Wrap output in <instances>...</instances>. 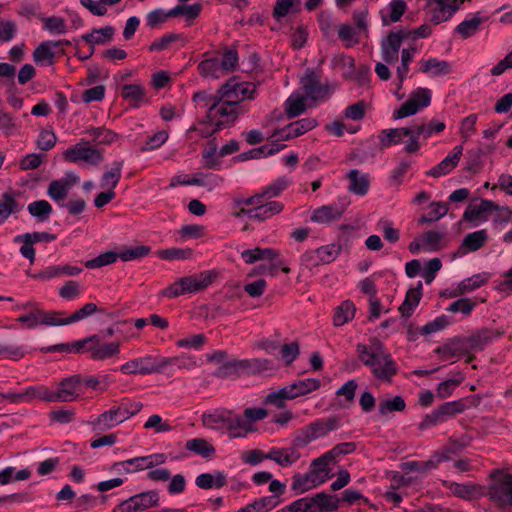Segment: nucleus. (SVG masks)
I'll return each mask as SVG.
<instances>
[{"mask_svg":"<svg viewBox=\"0 0 512 512\" xmlns=\"http://www.w3.org/2000/svg\"><path fill=\"white\" fill-rule=\"evenodd\" d=\"M426 7L430 21L435 25L450 20L458 11L456 0H427Z\"/></svg>","mask_w":512,"mask_h":512,"instance_id":"obj_21","label":"nucleus"},{"mask_svg":"<svg viewBox=\"0 0 512 512\" xmlns=\"http://www.w3.org/2000/svg\"><path fill=\"white\" fill-rule=\"evenodd\" d=\"M21 209L22 207L13 194L4 193L0 198V226L5 223L11 214L17 213Z\"/></svg>","mask_w":512,"mask_h":512,"instance_id":"obj_48","label":"nucleus"},{"mask_svg":"<svg viewBox=\"0 0 512 512\" xmlns=\"http://www.w3.org/2000/svg\"><path fill=\"white\" fill-rule=\"evenodd\" d=\"M284 209V205L280 201H269L259 205V207H252V220L259 222L265 221L279 213Z\"/></svg>","mask_w":512,"mask_h":512,"instance_id":"obj_35","label":"nucleus"},{"mask_svg":"<svg viewBox=\"0 0 512 512\" xmlns=\"http://www.w3.org/2000/svg\"><path fill=\"white\" fill-rule=\"evenodd\" d=\"M300 4V0H276L272 13L274 19L280 21L289 13L298 12Z\"/></svg>","mask_w":512,"mask_h":512,"instance_id":"obj_52","label":"nucleus"},{"mask_svg":"<svg viewBox=\"0 0 512 512\" xmlns=\"http://www.w3.org/2000/svg\"><path fill=\"white\" fill-rule=\"evenodd\" d=\"M418 65L419 71L431 78L446 76L452 72V66L448 61L435 57L421 59Z\"/></svg>","mask_w":512,"mask_h":512,"instance_id":"obj_25","label":"nucleus"},{"mask_svg":"<svg viewBox=\"0 0 512 512\" xmlns=\"http://www.w3.org/2000/svg\"><path fill=\"white\" fill-rule=\"evenodd\" d=\"M408 133L410 132L406 127L383 130L380 139L381 144L384 147H389L391 145L401 143Z\"/></svg>","mask_w":512,"mask_h":512,"instance_id":"obj_60","label":"nucleus"},{"mask_svg":"<svg viewBox=\"0 0 512 512\" xmlns=\"http://www.w3.org/2000/svg\"><path fill=\"white\" fill-rule=\"evenodd\" d=\"M349 205V198L343 197L333 203L317 207L311 211L310 221L320 225H331L342 218Z\"/></svg>","mask_w":512,"mask_h":512,"instance_id":"obj_12","label":"nucleus"},{"mask_svg":"<svg viewBox=\"0 0 512 512\" xmlns=\"http://www.w3.org/2000/svg\"><path fill=\"white\" fill-rule=\"evenodd\" d=\"M165 363V369L171 367L179 370H192L198 366L197 360L194 356L188 354H181L174 358H162Z\"/></svg>","mask_w":512,"mask_h":512,"instance_id":"obj_50","label":"nucleus"},{"mask_svg":"<svg viewBox=\"0 0 512 512\" xmlns=\"http://www.w3.org/2000/svg\"><path fill=\"white\" fill-rule=\"evenodd\" d=\"M165 363L162 361V358L146 355L127 361L119 367V371L126 375H149L164 371Z\"/></svg>","mask_w":512,"mask_h":512,"instance_id":"obj_13","label":"nucleus"},{"mask_svg":"<svg viewBox=\"0 0 512 512\" xmlns=\"http://www.w3.org/2000/svg\"><path fill=\"white\" fill-rule=\"evenodd\" d=\"M488 496L497 506L506 508L512 506V477L508 473L495 472L492 474V483Z\"/></svg>","mask_w":512,"mask_h":512,"instance_id":"obj_11","label":"nucleus"},{"mask_svg":"<svg viewBox=\"0 0 512 512\" xmlns=\"http://www.w3.org/2000/svg\"><path fill=\"white\" fill-rule=\"evenodd\" d=\"M489 277L486 273L475 274L462 280L455 289L449 291V297H457L462 294L474 291L487 283Z\"/></svg>","mask_w":512,"mask_h":512,"instance_id":"obj_29","label":"nucleus"},{"mask_svg":"<svg viewBox=\"0 0 512 512\" xmlns=\"http://www.w3.org/2000/svg\"><path fill=\"white\" fill-rule=\"evenodd\" d=\"M63 158L78 165L98 166L104 160V155L101 149L95 148L88 141H80L68 147L63 152Z\"/></svg>","mask_w":512,"mask_h":512,"instance_id":"obj_8","label":"nucleus"},{"mask_svg":"<svg viewBox=\"0 0 512 512\" xmlns=\"http://www.w3.org/2000/svg\"><path fill=\"white\" fill-rule=\"evenodd\" d=\"M159 494L155 490L136 494L116 505L112 512H139L157 506Z\"/></svg>","mask_w":512,"mask_h":512,"instance_id":"obj_17","label":"nucleus"},{"mask_svg":"<svg viewBox=\"0 0 512 512\" xmlns=\"http://www.w3.org/2000/svg\"><path fill=\"white\" fill-rule=\"evenodd\" d=\"M406 407L405 401L401 396H394L390 399L382 400L379 403L378 412L382 416H386L392 412L403 411Z\"/></svg>","mask_w":512,"mask_h":512,"instance_id":"obj_64","label":"nucleus"},{"mask_svg":"<svg viewBox=\"0 0 512 512\" xmlns=\"http://www.w3.org/2000/svg\"><path fill=\"white\" fill-rule=\"evenodd\" d=\"M484 20L479 15H473L459 23L455 28V33L460 35L462 39H467L477 33Z\"/></svg>","mask_w":512,"mask_h":512,"instance_id":"obj_46","label":"nucleus"},{"mask_svg":"<svg viewBox=\"0 0 512 512\" xmlns=\"http://www.w3.org/2000/svg\"><path fill=\"white\" fill-rule=\"evenodd\" d=\"M243 373L242 360L229 359L220 365L215 374L221 378H229L239 376Z\"/></svg>","mask_w":512,"mask_h":512,"instance_id":"obj_58","label":"nucleus"},{"mask_svg":"<svg viewBox=\"0 0 512 512\" xmlns=\"http://www.w3.org/2000/svg\"><path fill=\"white\" fill-rule=\"evenodd\" d=\"M422 296V284L418 283L417 287L411 288L407 291L405 300L399 307L400 312L405 317H410L420 302Z\"/></svg>","mask_w":512,"mask_h":512,"instance_id":"obj_41","label":"nucleus"},{"mask_svg":"<svg viewBox=\"0 0 512 512\" xmlns=\"http://www.w3.org/2000/svg\"><path fill=\"white\" fill-rule=\"evenodd\" d=\"M290 384L296 398L308 395L321 387V381L318 378H301Z\"/></svg>","mask_w":512,"mask_h":512,"instance_id":"obj_45","label":"nucleus"},{"mask_svg":"<svg viewBox=\"0 0 512 512\" xmlns=\"http://www.w3.org/2000/svg\"><path fill=\"white\" fill-rule=\"evenodd\" d=\"M443 239L444 233L427 231L409 244V250L411 253H418L420 250L426 252L437 251L442 248Z\"/></svg>","mask_w":512,"mask_h":512,"instance_id":"obj_23","label":"nucleus"},{"mask_svg":"<svg viewBox=\"0 0 512 512\" xmlns=\"http://www.w3.org/2000/svg\"><path fill=\"white\" fill-rule=\"evenodd\" d=\"M61 41L42 42L33 52V59L36 63L51 65L54 62L55 48L61 45Z\"/></svg>","mask_w":512,"mask_h":512,"instance_id":"obj_33","label":"nucleus"},{"mask_svg":"<svg viewBox=\"0 0 512 512\" xmlns=\"http://www.w3.org/2000/svg\"><path fill=\"white\" fill-rule=\"evenodd\" d=\"M330 477V468L319 458H316L312 461L307 473H298L292 477L291 489L297 494H302L322 485Z\"/></svg>","mask_w":512,"mask_h":512,"instance_id":"obj_4","label":"nucleus"},{"mask_svg":"<svg viewBox=\"0 0 512 512\" xmlns=\"http://www.w3.org/2000/svg\"><path fill=\"white\" fill-rule=\"evenodd\" d=\"M121 95L131 106L138 108L145 101L146 92L141 84H126L122 87Z\"/></svg>","mask_w":512,"mask_h":512,"instance_id":"obj_38","label":"nucleus"},{"mask_svg":"<svg viewBox=\"0 0 512 512\" xmlns=\"http://www.w3.org/2000/svg\"><path fill=\"white\" fill-rule=\"evenodd\" d=\"M222 128H218L217 123L208 121L207 115L196 124H194L189 132H196L201 138H208L219 132Z\"/></svg>","mask_w":512,"mask_h":512,"instance_id":"obj_63","label":"nucleus"},{"mask_svg":"<svg viewBox=\"0 0 512 512\" xmlns=\"http://www.w3.org/2000/svg\"><path fill=\"white\" fill-rule=\"evenodd\" d=\"M219 95H213L210 91L201 90L194 93L192 101L196 109L204 110L206 114L216 104Z\"/></svg>","mask_w":512,"mask_h":512,"instance_id":"obj_54","label":"nucleus"},{"mask_svg":"<svg viewBox=\"0 0 512 512\" xmlns=\"http://www.w3.org/2000/svg\"><path fill=\"white\" fill-rule=\"evenodd\" d=\"M122 169L123 161H114L111 168L101 177V188L114 191V188L118 185L121 179Z\"/></svg>","mask_w":512,"mask_h":512,"instance_id":"obj_39","label":"nucleus"},{"mask_svg":"<svg viewBox=\"0 0 512 512\" xmlns=\"http://www.w3.org/2000/svg\"><path fill=\"white\" fill-rule=\"evenodd\" d=\"M462 153V145L455 146L453 150L440 163L432 167L427 172V175L438 178L450 173L458 165Z\"/></svg>","mask_w":512,"mask_h":512,"instance_id":"obj_27","label":"nucleus"},{"mask_svg":"<svg viewBox=\"0 0 512 512\" xmlns=\"http://www.w3.org/2000/svg\"><path fill=\"white\" fill-rule=\"evenodd\" d=\"M407 9L404 0H391V2L381 10V19L384 25H389L400 21Z\"/></svg>","mask_w":512,"mask_h":512,"instance_id":"obj_32","label":"nucleus"},{"mask_svg":"<svg viewBox=\"0 0 512 512\" xmlns=\"http://www.w3.org/2000/svg\"><path fill=\"white\" fill-rule=\"evenodd\" d=\"M368 26L369 22L364 13H361L354 18V44H363L365 46L368 44Z\"/></svg>","mask_w":512,"mask_h":512,"instance_id":"obj_49","label":"nucleus"},{"mask_svg":"<svg viewBox=\"0 0 512 512\" xmlns=\"http://www.w3.org/2000/svg\"><path fill=\"white\" fill-rule=\"evenodd\" d=\"M185 447L187 450L201 455L202 457H209L215 452L214 447L202 438L188 440Z\"/></svg>","mask_w":512,"mask_h":512,"instance_id":"obj_62","label":"nucleus"},{"mask_svg":"<svg viewBox=\"0 0 512 512\" xmlns=\"http://www.w3.org/2000/svg\"><path fill=\"white\" fill-rule=\"evenodd\" d=\"M31 216L37 218L40 222L47 221L52 213V206L46 200H37L27 206Z\"/></svg>","mask_w":512,"mask_h":512,"instance_id":"obj_56","label":"nucleus"},{"mask_svg":"<svg viewBox=\"0 0 512 512\" xmlns=\"http://www.w3.org/2000/svg\"><path fill=\"white\" fill-rule=\"evenodd\" d=\"M195 484L201 489L222 488L227 484V476L222 471L202 473L195 479Z\"/></svg>","mask_w":512,"mask_h":512,"instance_id":"obj_34","label":"nucleus"},{"mask_svg":"<svg viewBox=\"0 0 512 512\" xmlns=\"http://www.w3.org/2000/svg\"><path fill=\"white\" fill-rule=\"evenodd\" d=\"M199 73L202 76L219 78L223 74V70L219 64V57L205 59L198 65Z\"/></svg>","mask_w":512,"mask_h":512,"instance_id":"obj_59","label":"nucleus"},{"mask_svg":"<svg viewBox=\"0 0 512 512\" xmlns=\"http://www.w3.org/2000/svg\"><path fill=\"white\" fill-rule=\"evenodd\" d=\"M212 282L209 272H202L180 278L162 291V295L168 298H176L183 294L198 292L208 287Z\"/></svg>","mask_w":512,"mask_h":512,"instance_id":"obj_6","label":"nucleus"},{"mask_svg":"<svg viewBox=\"0 0 512 512\" xmlns=\"http://www.w3.org/2000/svg\"><path fill=\"white\" fill-rule=\"evenodd\" d=\"M276 507L275 497H261L236 512H270Z\"/></svg>","mask_w":512,"mask_h":512,"instance_id":"obj_53","label":"nucleus"},{"mask_svg":"<svg viewBox=\"0 0 512 512\" xmlns=\"http://www.w3.org/2000/svg\"><path fill=\"white\" fill-rule=\"evenodd\" d=\"M339 427V421L335 417L320 418L302 428L294 438L296 446L305 447L311 442L327 436Z\"/></svg>","mask_w":512,"mask_h":512,"instance_id":"obj_7","label":"nucleus"},{"mask_svg":"<svg viewBox=\"0 0 512 512\" xmlns=\"http://www.w3.org/2000/svg\"><path fill=\"white\" fill-rule=\"evenodd\" d=\"M301 90L309 98L313 106L317 102L326 99L329 93L328 87L321 84L314 73L306 74L301 79Z\"/></svg>","mask_w":512,"mask_h":512,"instance_id":"obj_22","label":"nucleus"},{"mask_svg":"<svg viewBox=\"0 0 512 512\" xmlns=\"http://www.w3.org/2000/svg\"><path fill=\"white\" fill-rule=\"evenodd\" d=\"M310 106L313 105L303 91L293 93L285 102V110L289 117L299 116Z\"/></svg>","mask_w":512,"mask_h":512,"instance_id":"obj_31","label":"nucleus"},{"mask_svg":"<svg viewBox=\"0 0 512 512\" xmlns=\"http://www.w3.org/2000/svg\"><path fill=\"white\" fill-rule=\"evenodd\" d=\"M487 240V231L485 229L477 230L464 237L461 248L464 249L465 252H474L482 248Z\"/></svg>","mask_w":512,"mask_h":512,"instance_id":"obj_42","label":"nucleus"},{"mask_svg":"<svg viewBox=\"0 0 512 512\" xmlns=\"http://www.w3.org/2000/svg\"><path fill=\"white\" fill-rule=\"evenodd\" d=\"M268 415L266 409L261 407L246 408L243 415L240 414V421L246 426L244 428L245 437L255 431L254 423L263 420Z\"/></svg>","mask_w":512,"mask_h":512,"instance_id":"obj_36","label":"nucleus"},{"mask_svg":"<svg viewBox=\"0 0 512 512\" xmlns=\"http://www.w3.org/2000/svg\"><path fill=\"white\" fill-rule=\"evenodd\" d=\"M296 399L291 384H288L276 391L269 393L265 398L266 404L274 405L276 408L281 409L285 407L287 400Z\"/></svg>","mask_w":512,"mask_h":512,"instance_id":"obj_44","label":"nucleus"},{"mask_svg":"<svg viewBox=\"0 0 512 512\" xmlns=\"http://www.w3.org/2000/svg\"><path fill=\"white\" fill-rule=\"evenodd\" d=\"M447 459H448V457L445 454L437 453L431 459H429L427 461H422V462L412 461V462L406 463V466L411 471L425 472V471L436 468L438 466V464H440L443 461H446Z\"/></svg>","mask_w":512,"mask_h":512,"instance_id":"obj_61","label":"nucleus"},{"mask_svg":"<svg viewBox=\"0 0 512 512\" xmlns=\"http://www.w3.org/2000/svg\"><path fill=\"white\" fill-rule=\"evenodd\" d=\"M432 98L431 90L419 87L411 92L409 98L393 113L394 119H402L415 115L420 109L430 105Z\"/></svg>","mask_w":512,"mask_h":512,"instance_id":"obj_14","label":"nucleus"},{"mask_svg":"<svg viewBox=\"0 0 512 512\" xmlns=\"http://www.w3.org/2000/svg\"><path fill=\"white\" fill-rule=\"evenodd\" d=\"M414 131L412 133L419 134L421 138L428 139L433 134L441 133L445 129V123L438 120H431L428 123H413Z\"/></svg>","mask_w":512,"mask_h":512,"instance_id":"obj_51","label":"nucleus"},{"mask_svg":"<svg viewBox=\"0 0 512 512\" xmlns=\"http://www.w3.org/2000/svg\"><path fill=\"white\" fill-rule=\"evenodd\" d=\"M71 188L63 180L57 179L50 182L47 195L56 202L60 207L64 206V201L67 198Z\"/></svg>","mask_w":512,"mask_h":512,"instance_id":"obj_47","label":"nucleus"},{"mask_svg":"<svg viewBox=\"0 0 512 512\" xmlns=\"http://www.w3.org/2000/svg\"><path fill=\"white\" fill-rule=\"evenodd\" d=\"M300 446L284 447V448H271L267 453V459L272 460L281 467H289L296 463L301 454L298 451Z\"/></svg>","mask_w":512,"mask_h":512,"instance_id":"obj_26","label":"nucleus"},{"mask_svg":"<svg viewBox=\"0 0 512 512\" xmlns=\"http://www.w3.org/2000/svg\"><path fill=\"white\" fill-rule=\"evenodd\" d=\"M405 35L402 32H391L381 44V55L385 63L391 64L398 60L399 50L401 48Z\"/></svg>","mask_w":512,"mask_h":512,"instance_id":"obj_24","label":"nucleus"},{"mask_svg":"<svg viewBox=\"0 0 512 512\" xmlns=\"http://www.w3.org/2000/svg\"><path fill=\"white\" fill-rule=\"evenodd\" d=\"M293 183L292 179L286 175L280 176L268 185L264 186V194L268 199L275 198L285 191Z\"/></svg>","mask_w":512,"mask_h":512,"instance_id":"obj_57","label":"nucleus"},{"mask_svg":"<svg viewBox=\"0 0 512 512\" xmlns=\"http://www.w3.org/2000/svg\"><path fill=\"white\" fill-rule=\"evenodd\" d=\"M85 393L82 375L75 374L62 379L53 389L54 402H72Z\"/></svg>","mask_w":512,"mask_h":512,"instance_id":"obj_16","label":"nucleus"},{"mask_svg":"<svg viewBox=\"0 0 512 512\" xmlns=\"http://www.w3.org/2000/svg\"><path fill=\"white\" fill-rule=\"evenodd\" d=\"M278 256V252L272 248H254L241 252V258L247 264H253L259 260H273Z\"/></svg>","mask_w":512,"mask_h":512,"instance_id":"obj_40","label":"nucleus"},{"mask_svg":"<svg viewBox=\"0 0 512 512\" xmlns=\"http://www.w3.org/2000/svg\"><path fill=\"white\" fill-rule=\"evenodd\" d=\"M357 352L359 360L370 369L376 379L390 382L397 373L396 362L379 340L373 339L369 344H358Z\"/></svg>","mask_w":512,"mask_h":512,"instance_id":"obj_1","label":"nucleus"},{"mask_svg":"<svg viewBox=\"0 0 512 512\" xmlns=\"http://www.w3.org/2000/svg\"><path fill=\"white\" fill-rule=\"evenodd\" d=\"M432 98L431 90L419 87L411 92L409 98L393 113L394 119H402L415 115L420 109L430 105Z\"/></svg>","mask_w":512,"mask_h":512,"instance_id":"obj_15","label":"nucleus"},{"mask_svg":"<svg viewBox=\"0 0 512 512\" xmlns=\"http://www.w3.org/2000/svg\"><path fill=\"white\" fill-rule=\"evenodd\" d=\"M142 407L141 402L129 398H122L118 404L100 414L95 421V425L100 430L114 428L138 414Z\"/></svg>","mask_w":512,"mask_h":512,"instance_id":"obj_3","label":"nucleus"},{"mask_svg":"<svg viewBox=\"0 0 512 512\" xmlns=\"http://www.w3.org/2000/svg\"><path fill=\"white\" fill-rule=\"evenodd\" d=\"M256 92V85L252 82H240L237 79H230L219 91V94L228 98L232 97L235 103H240L245 99H251Z\"/></svg>","mask_w":512,"mask_h":512,"instance_id":"obj_19","label":"nucleus"},{"mask_svg":"<svg viewBox=\"0 0 512 512\" xmlns=\"http://www.w3.org/2000/svg\"><path fill=\"white\" fill-rule=\"evenodd\" d=\"M338 503V498L322 492L313 497L299 498L284 506L281 512H333Z\"/></svg>","mask_w":512,"mask_h":512,"instance_id":"obj_5","label":"nucleus"},{"mask_svg":"<svg viewBox=\"0 0 512 512\" xmlns=\"http://www.w3.org/2000/svg\"><path fill=\"white\" fill-rule=\"evenodd\" d=\"M82 381L85 389L90 388L104 392L115 382V379L110 374L101 373L98 375H82Z\"/></svg>","mask_w":512,"mask_h":512,"instance_id":"obj_37","label":"nucleus"},{"mask_svg":"<svg viewBox=\"0 0 512 512\" xmlns=\"http://www.w3.org/2000/svg\"><path fill=\"white\" fill-rule=\"evenodd\" d=\"M114 32L112 26H105L94 29L91 33L83 35L82 38L91 45L103 44L112 39Z\"/></svg>","mask_w":512,"mask_h":512,"instance_id":"obj_55","label":"nucleus"},{"mask_svg":"<svg viewBox=\"0 0 512 512\" xmlns=\"http://www.w3.org/2000/svg\"><path fill=\"white\" fill-rule=\"evenodd\" d=\"M487 342L488 338L482 334L471 337L467 340L453 338L443 345L435 348L434 353L437 354L442 361H447L454 357L464 355L468 351V348L479 347L481 349Z\"/></svg>","mask_w":512,"mask_h":512,"instance_id":"obj_10","label":"nucleus"},{"mask_svg":"<svg viewBox=\"0 0 512 512\" xmlns=\"http://www.w3.org/2000/svg\"><path fill=\"white\" fill-rule=\"evenodd\" d=\"M231 98L219 94L216 104L209 109L207 114L208 121L217 123L218 128L223 129L233 124L239 114L243 112L241 111V105L235 103Z\"/></svg>","mask_w":512,"mask_h":512,"instance_id":"obj_9","label":"nucleus"},{"mask_svg":"<svg viewBox=\"0 0 512 512\" xmlns=\"http://www.w3.org/2000/svg\"><path fill=\"white\" fill-rule=\"evenodd\" d=\"M90 358L96 361H103L116 357L120 353V344L118 342H102L97 335V341L89 348Z\"/></svg>","mask_w":512,"mask_h":512,"instance_id":"obj_28","label":"nucleus"},{"mask_svg":"<svg viewBox=\"0 0 512 512\" xmlns=\"http://www.w3.org/2000/svg\"><path fill=\"white\" fill-rule=\"evenodd\" d=\"M203 424L212 430L228 434L230 438H245L240 414L228 409H216L202 416Z\"/></svg>","mask_w":512,"mask_h":512,"instance_id":"obj_2","label":"nucleus"},{"mask_svg":"<svg viewBox=\"0 0 512 512\" xmlns=\"http://www.w3.org/2000/svg\"><path fill=\"white\" fill-rule=\"evenodd\" d=\"M498 206L490 200H481L478 204L469 205L464 212L463 218L470 222L485 221V213L496 210Z\"/></svg>","mask_w":512,"mask_h":512,"instance_id":"obj_30","label":"nucleus"},{"mask_svg":"<svg viewBox=\"0 0 512 512\" xmlns=\"http://www.w3.org/2000/svg\"><path fill=\"white\" fill-rule=\"evenodd\" d=\"M443 485L452 495L461 499L470 500L477 495V487L471 483L444 481Z\"/></svg>","mask_w":512,"mask_h":512,"instance_id":"obj_43","label":"nucleus"},{"mask_svg":"<svg viewBox=\"0 0 512 512\" xmlns=\"http://www.w3.org/2000/svg\"><path fill=\"white\" fill-rule=\"evenodd\" d=\"M6 397L15 403H31L36 400L54 403L53 389L43 384L28 386L18 393H9Z\"/></svg>","mask_w":512,"mask_h":512,"instance_id":"obj_18","label":"nucleus"},{"mask_svg":"<svg viewBox=\"0 0 512 512\" xmlns=\"http://www.w3.org/2000/svg\"><path fill=\"white\" fill-rule=\"evenodd\" d=\"M318 126V121L312 117L301 118L297 121L291 122L285 127L277 130L274 134V137L278 141H287L299 136L304 135L305 133L311 131L315 127Z\"/></svg>","mask_w":512,"mask_h":512,"instance_id":"obj_20","label":"nucleus"}]
</instances>
